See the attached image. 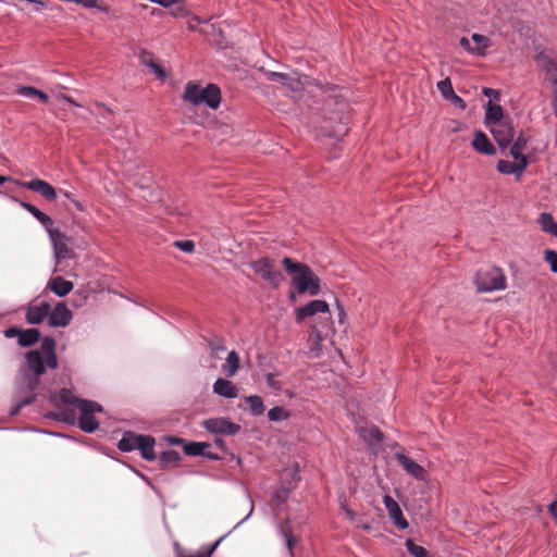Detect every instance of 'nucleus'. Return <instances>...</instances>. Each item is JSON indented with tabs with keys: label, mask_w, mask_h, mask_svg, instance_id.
Wrapping results in <instances>:
<instances>
[{
	"label": "nucleus",
	"mask_w": 557,
	"mask_h": 557,
	"mask_svg": "<svg viewBox=\"0 0 557 557\" xmlns=\"http://www.w3.org/2000/svg\"><path fill=\"white\" fill-rule=\"evenodd\" d=\"M282 264L290 277V284L298 294L317 296L321 292L319 276L306 264L289 257H284Z\"/></svg>",
	"instance_id": "nucleus-1"
},
{
	"label": "nucleus",
	"mask_w": 557,
	"mask_h": 557,
	"mask_svg": "<svg viewBox=\"0 0 557 557\" xmlns=\"http://www.w3.org/2000/svg\"><path fill=\"white\" fill-rule=\"evenodd\" d=\"M183 99L194 106L207 104L215 110L221 103V90L214 84H208L206 87L189 82L185 86Z\"/></svg>",
	"instance_id": "nucleus-2"
},
{
	"label": "nucleus",
	"mask_w": 557,
	"mask_h": 557,
	"mask_svg": "<svg viewBox=\"0 0 557 557\" xmlns=\"http://www.w3.org/2000/svg\"><path fill=\"white\" fill-rule=\"evenodd\" d=\"M511 147L509 150V154L513 159L512 162L500 160L497 163V170L502 174H515L520 176L522 172L527 169L529 161L527 156L523 153V150L527 147L528 138L523 134H519V136L511 143Z\"/></svg>",
	"instance_id": "nucleus-3"
},
{
	"label": "nucleus",
	"mask_w": 557,
	"mask_h": 557,
	"mask_svg": "<svg viewBox=\"0 0 557 557\" xmlns=\"http://www.w3.org/2000/svg\"><path fill=\"white\" fill-rule=\"evenodd\" d=\"M476 289L481 293L503 290L506 288V276L499 268L479 270L474 276Z\"/></svg>",
	"instance_id": "nucleus-4"
},
{
	"label": "nucleus",
	"mask_w": 557,
	"mask_h": 557,
	"mask_svg": "<svg viewBox=\"0 0 557 557\" xmlns=\"http://www.w3.org/2000/svg\"><path fill=\"white\" fill-rule=\"evenodd\" d=\"M76 408L81 412L78 418V426L84 432L91 433L98 429L99 423L94 414L96 412L102 411V407L99 404L89 400H78L76 401Z\"/></svg>",
	"instance_id": "nucleus-5"
},
{
	"label": "nucleus",
	"mask_w": 557,
	"mask_h": 557,
	"mask_svg": "<svg viewBox=\"0 0 557 557\" xmlns=\"http://www.w3.org/2000/svg\"><path fill=\"white\" fill-rule=\"evenodd\" d=\"M251 268L257 275L274 288L278 287L284 281L282 272L274 269L273 262L268 258H260L251 262Z\"/></svg>",
	"instance_id": "nucleus-6"
},
{
	"label": "nucleus",
	"mask_w": 557,
	"mask_h": 557,
	"mask_svg": "<svg viewBox=\"0 0 557 557\" xmlns=\"http://www.w3.org/2000/svg\"><path fill=\"white\" fill-rule=\"evenodd\" d=\"M317 314L325 315V323L322 326L329 329L331 326V312L326 301L321 299L311 300L295 310L297 322H302L305 319L313 318Z\"/></svg>",
	"instance_id": "nucleus-7"
},
{
	"label": "nucleus",
	"mask_w": 557,
	"mask_h": 557,
	"mask_svg": "<svg viewBox=\"0 0 557 557\" xmlns=\"http://www.w3.org/2000/svg\"><path fill=\"white\" fill-rule=\"evenodd\" d=\"M500 148L509 147L515 137V128L510 119L487 126Z\"/></svg>",
	"instance_id": "nucleus-8"
},
{
	"label": "nucleus",
	"mask_w": 557,
	"mask_h": 557,
	"mask_svg": "<svg viewBox=\"0 0 557 557\" xmlns=\"http://www.w3.org/2000/svg\"><path fill=\"white\" fill-rule=\"evenodd\" d=\"M53 250L54 257L58 260L67 259L72 257V250L69 247V238L65 234L57 228L48 230Z\"/></svg>",
	"instance_id": "nucleus-9"
},
{
	"label": "nucleus",
	"mask_w": 557,
	"mask_h": 557,
	"mask_svg": "<svg viewBox=\"0 0 557 557\" xmlns=\"http://www.w3.org/2000/svg\"><path fill=\"white\" fill-rule=\"evenodd\" d=\"M16 184L34 193H38L49 201H53L58 197L55 188L48 182L40 178H35L29 182L16 181Z\"/></svg>",
	"instance_id": "nucleus-10"
},
{
	"label": "nucleus",
	"mask_w": 557,
	"mask_h": 557,
	"mask_svg": "<svg viewBox=\"0 0 557 557\" xmlns=\"http://www.w3.org/2000/svg\"><path fill=\"white\" fill-rule=\"evenodd\" d=\"M268 78L271 82H276L285 87L287 90L298 95L304 89V83L296 74H285L278 72H270Z\"/></svg>",
	"instance_id": "nucleus-11"
},
{
	"label": "nucleus",
	"mask_w": 557,
	"mask_h": 557,
	"mask_svg": "<svg viewBox=\"0 0 557 557\" xmlns=\"http://www.w3.org/2000/svg\"><path fill=\"white\" fill-rule=\"evenodd\" d=\"M203 425L209 432L222 435H235L240 430L238 424L225 418L206 420Z\"/></svg>",
	"instance_id": "nucleus-12"
},
{
	"label": "nucleus",
	"mask_w": 557,
	"mask_h": 557,
	"mask_svg": "<svg viewBox=\"0 0 557 557\" xmlns=\"http://www.w3.org/2000/svg\"><path fill=\"white\" fill-rule=\"evenodd\" d=\"M72 312L65 302H58L49 313V325L53 327H64L70 324Z\"/></svg>",
	"instance_id": "nucleus-13"
},
{
	"label": "nucleus",
	"mask_w": 557,
	"mask_h": 557,
	"mask_svg": "<svg viewBox=\"0 0 557 557\" xmlns=\"http://www.w3.org/2000/svg\"><path fill=\"white\" fill-rule=\"evenodd\" d=\"M50 305L46 301L38 305L30 304L26 307L25 319L29 324H40L49 320Z\"/></svg>",
	"instance_id": "nucleus-14"
},
{
	"label": "nucleus",
	"mask_w": 557,
	"mask_h": 557,
	"mask_svg": "<svg viewBox=\"0 0 557 557\" xmlns=\"http://www.w3.org/2000/svg\"><path fill=\"white\" fill-rule=\"evenodd\" d=\"M383 503L385 505L389 518L395 523V525L400 530L407 529L408 522L405 519L398 503L389 495H385L383 497Z\"/></svg>",
	"instance_id": "nucleus-15"
},
{
	"label": "nucleus",
	"mask_w": 557,
	"mask_h": 557,
	"mask_svg": "<svg viewBox=\"0 0 557 557\" xmlns=\"http://www.w3.org/2000/svg\"><path fill=\"white\" fill-rule=\"evenodd\" d=\"M396 459L399 462V465L403 466V468L408 474L412 475L417 480H426V470L422 466L417 463L414 460H412L411 458L404 454H396Z\"/></svg>",
	"instance_id": "nucleus-16"
},
{
	"label": "nucleus",
	"mask_w": 557,
	"mask_h": 557,
	"mask_svg": "<svg viewBox=\"0 0 557 557\" xmlns=\"http://www.w3.org/2000/svg\"><path fill=\"white\" fill-rule=\"evenodd\" d=\"M326 334H323L322 330L317 324L312 325V330L308 337L309 352L313 358H318L322 354V342Z\"/></svg>",
	"instance_id": "nucleus-17"
},
{
	"label": "nucleus",
	"mask_w": 557,
	"mask_h": 557,
	"mask_svg": "<svg viewBox=\"0 0 557 557\" xmlns=\"http://www.w3.org/2000/svg\"><path fill=\"white\" fill-rule=\"evenodd\" d=\"M471 145L473 149L480 153L487 156H493L496 153L495 147L482 131L474 132V137Z\"/></svg>",
	"instance_id": "nucleus-18"
},
{
	"label": "nucleus",
	"mask_w": 557,
	"mask_h": 557,
	"mask_svg": "<svg viewBox=\"0 0 557 557\" xmlns=\"http://www.w3.org/2000/svg\"><path fill=\"white\" fill-rule=\"evenodd\" d=\"M358 434L373 449H375L382 442V433L374 425L359 426Z\"/></svg>",
	"instance_id": "nucleus-19"
},
{
	"label": "nucleus",
	"mask_w": 557,
	"mask_h": 557,
	"mask_svg": "<svg viewBox=\"0 0 557 557\" xmlns=\"http://www.w3.org/2000/svg\"><path fill=\"white\" fill-rule=\"evenodd\" d=\"M74 285L72 282L63 278L62 276H54L49 280L47 288L59 297H64L70 294Z\"/></svg>",
	"instance_id": "nucleus-20"
},
{
	"label": "nucleus",
	"mask_w": 557,
	"mask_h": 557,
	"mask_svg": "<svg viewBox=\"0 0 557 557\" xmlns=\"http://www.w3.org/2000/svg\"><path fill=\"white\" fill-rule=\"evenodd\" d=\"M506 119H509L508 116L504 115V110L499 104H495L490 100L485 107V119L484 123L487 126L504 121Z\"/></svg>",
	"instance_id": "nucleus-21"
},
{
	"label": "nucleus",
	"mask_w": 557,
	"mask_h": 557,
	"mask_svg": "<svg viewBox=\"0 0 557 557\" xmlns=\"http://www.w3.org/2000/svg\"><path fill=\"white\" fill-rule=\"evenodd\" d=\"M26 362L29 370H32L37 376L45 373V362L42 351L32 350L26 354Z\"/></svg>",
	"instance_id": "nucleus-22"
},
{
	"label": "nucleus",
	"mask_w": 557,
	"mask_h": 557,
	"mask_svg": "<svg viewBox=\"0 0 557 557\" xmlns=\"http://www.w3.org/2000/svg\"><path fill=\"white\" fill-rule=\"evenodd\" d=\"M213 392L225 398H236L237 389L235 385L225 379H218L213 384Z\"/></svg>",
	"instance_id": "nucleus-23"
},
{
	"label": "nucleus",
	"mask_w": 557,
	"mask_h": 557,
	"mask_svg": "<svg viewBox=\"0 0 557 557\" xmlns=\"http://www.w3.org/2000/svg\"><path fill=\"white\" fill-rule=\"evenodd\" d=\"M55 342L53 338L46 337L41 344L42 356L45 355V361L47 366L51 369H55L58 367V359L54 352Z\"/></svg>",
	"instance_id": "nucleus-24"
},
{
	"label": "nucleus",
	"mask_w": 557,
	"mask_h": 557,
	"mask_svg": "<svg viewBox=\"0 0 557 557\" xmlns=\"http://www.w3.org/2000/svg\"><path fill=\"white\" fill-rule=\"evenodd\" d=\"M144 437L143 434H136L134 432H125L120 440L117 447L122 451H132L136 450L139 444V441H141Z\"/></svg>",
	"instance_id": "nucleus-25"
},
{
	"label": "nucleus",
	"mask_w": 557,
	"mask_h": 557,
	"mask_svg": "<svg viewBox=\"0 0 557 557\" xmlns=\"http://www.w3.org/2000/svg\"><path fill=\"white\" fill-rule=\"evenodd\" d=\"M154 445L156 440L152 436L144 435L143 440L139 441L137 450H139L144 459L152 461L156 459Z\"/></svg>",
	"instance_id": "nucleus-26"
},
{
	"label": "nucleus",
	"mask_w": 557,
	"mask_h": 557,
	"mask_svg": "<svg viewBox=\"0 0 557 557\" xmlns=\"http://www.w3.org/2000/svg\"><path fill=\"white\" fill-rule=\"evenodd\" d=\"M240 358L235 350L228 352L225 362L222 364V371L227 376H234L239 369Z\"/></svg>",
	"instance_id": "nucleus-27"
},
{
	"label": "nucleus",
	"mask_w": 557,
	"mask_h": 557,
	"mask_svg": "<svg viewBox=\"0 0 557 557\" xmlns=\"http://www.w3.org/2000/svg\"><path fill=\"white\" fill-rule=\"evenodd\" d=\"M471 40L473 42L472 54L474 55H485L486 49L491 47V40L488 37L481 34H473L471 36Z\"/></svg>",
	"instance_id": "nucleus-28"
},
{
	"label": "nucleus",
	"mask_w": 557,
	"mask_h": 557,
	"mask_svg": "<svg viewBox=\"0 0 557 557\" xmlns=\"http://www.w3.org/2000/svg\"><path fill=\"white\" fill-rule=\"evenodd\" d=\"M139 59L143 64L149 66L160 78H165L166 74L162 66L157 64L153 60L152 53L148 51H141Z\"/></svg>",
	"instance_id": "nucleus-29"
},
{
	"label": "nucleus",
	"mask_w": 557,
	"mask_h": 557,
	"mask_svg": "<svg viewBox=\"0 0 557 557\" xmlns=\"http://www.w3.org/2000/svg\"><path fill=\"white\" fill-rule=\"evenodd\" d=\"M40 334L36 329H28L21 331L20 337L17 339L18 345L23 347H28L34 345L39 341Z\"/></svg>",
	"instance_id": "nucleus-30"
},
{
	"label": "nucleus",
	"mask_w": 557,
	"mask_h": 557,
	"mask_svg": "<svg viewBox=\"0 0 557 557\" xmlns=\"http://www.w3.org/2000/svg\"><path fill=\"white\" fill-rule=\"evenodd\" d=\"M542 230L557 237V222L550 213H542L539 218Z\"/></svg>",
	"instance_id": "nucleus-31"
},
{
	"label": "nucleus",
	"mask_w": 557,
	"mask_h": 557,
	"mask_svg": "<svg viewBox=\"0 0 557 557\" xmlns=\"http://www.w3.org/2000/svg\"><path fill=\"white\" fill-rule=\"evenodd\" d=\"M21 206L26 209L29 213H32L41 224L48 226L52 224V220L49 215L41 212L38 208H36L34 205L27 203V202H21Z\"/></svg>",
	"instance_id": "nucleus-32"
},
{
	"label": "nucleus",
	"mask_w": 557,
	"mask_h": 557,
	"mask_svg": "<svg viewBox=\"0 0 557 557\" xmlns=\"http://www.w3.org/2000/svg\"><path fill=\"white\" fill-rule=\"evenodd\" d=\"M246 403L249 406V410L253 416H260L263 413L265 407L263 405V400L260 396L250 395L246 397Z\"/></svg>",
	"instance_id": "nucleus-33"
},
{
	"label": "nucleus",
	"mask_w": 557,
	"mask_h": 557,
	"mask_svg": "<svg viewBox=\"0 0 557 557\" xmlns=\"http://www.w3.org/2000/svg\"><path fill=\"white\" fill-rule=\"evenodd\" d=\"M547 76H548V79L554 84L552 107H553L555 115L557 116V67L553 65L550 69H548Z\"/></svg>",
	"instance_id": "nucleus-34"
},
{
	"label": "nucleus",
	"mask_w": 557,
	"mask_h": 557,
	"mask_svg": "<svg viewBox=\"0 0 557 557\" xmlns=\"http://www.w3.org/2000/svg\"><path fill=\"white\" fill-rule=\"evenodd\" d=\"M209 447L206 443H189L184 446V450L189 456H200L205 454V450Z\"/></svg>",
	"instance_id": "nucleus-35"
},
{
	"label": "nucleus",
	"mask_w": 557,
	"mask_h": 557,
	"mask_svg": "<svg viewBox=\"0 0 557 557\" xmlns=\"http://www.w3.org/2000/svg\"><path fill=\"white\" fill-rule=\"evenodd\" d=\"M268 418L270 421H282L289 418V412L280 406H276L269 410Z\"/></svg>",
	"instance_id": "nucleus-36"
},
{
	"label": "nucleus",
	"mask_w": 557,
	"mask_h": 557,
	"mask_svg": "<svg viewBox=\"0 0 557 557\" xmlns=\"http://www.w3.org/2000/svg\"><path fill=\"white\" fill-rule=\"evenodd\" d=\"M405 545L408 552L414 557H428L426 549L420 545H417L411 539H408Z\"/></svg>",
	"instance_id": "nucleus-37"
},
{
	"label": "nucleus",
	"mask_w": 557,
	"mask_h": 557,
	"mask_svg": "<svg viewBox=\"0 0 557 557\" xmlns=\"http://www.w3.org/2000/svg\"><path fill=\"white\" fill-rule=\"evenodd\" d=\"M437 89L445 99H448L450 96H454L455 92L451 82L448 77L437 83Z\"/></svg>",
	"instance_id": "nucleus-38"
},
{
	"label": "nucleus",
	"mask_w": 557,
	"mask_h": 557,
	"mask_svg": "<svg viewBox=\"0 0 557 557\" xmlns=\"http://www.w3.org/2000/svg\"><path fill=\"white\" fill-rule=\"evenodd\" d=\"M171 14L174 17L183 18V17L188 16L190 13L185 4V1L181 0L180 2L174 4V8L171 10Z\"/></svg>",
	"instance_id": "nucleus-39"
},
{
	"label": "nucleus",
	"mask_w": 557,
	"mask_h": 557,
	"mask_svg": "<svg viewBox=\"0 0 557 557\" xmlns=\"http://www.w3.org/2000/svg\"><path fill=\"white\" fill-rule=\"evenodd\" d=\"M59 397L62 403H64L66 405H72L75 408H76V401L81 400L79 398H76L75 396H73L72 392L69 389H61Z\"/></svg>",
	"instance_id": "nucleus-40"
},
{
	"label": "nucleus",
	"mask_w": 557,
	"mask_h": 557,
	"mask_svg": "<svg viewBox=\"0 0 557 557\" xmlns=\"http://www.w3.org/2000/svg\"><path fill=\"white\" fill-rule=\"evenodd\" d=\"M544 259L549 264L550 270L554 273H557V252L554 250H546Z\"/></svg>",
	"instance_id": "nucleus-41"
},
{
	"label": "nucleus",
	"mask_w": 557,
	"mask_h": 557,
	"mask_svg": "<svg viewBox=\"0 0 557 557\" xmlns=\"http://www.w3.org/2000/svg\"><path fill=\"white\" fill-rule=\"evenodd\" d=\"M174 246L184 252H193L195 250V243L193 240H177Z\"/></svg>",
	"instance_id": "nucleus-42"
},
{
	"label": "nucleus",
	"mask_w": 557,
	"mask_h": 557,
	"mask_svg": "<svg viewBox=\"0 0 557 557\" xmlns=\"http://www.w3.org/2000/svg\"><path fill=\"white\" fill-rule=\"evenodd\" d=\"M178 454L176 451H165L161 456L162 463L166 465L170 462H176L178 460Z\"/></svg>",
	"instance_id": "nucleus-43"
},
{
	"label": "nucleus",
	"mask_w": 557,
	"mask_h": 557,
	"mask_svg": "<svg viewBox=\"0 0 557 557\" xmlns=\"http://www.w3.org/2000/svg\"><path fill=\"white\" fill-rule=\"evenodd\" d=\"M267 384L271 387V388H274L276 391H281L282 387H283V384L282 382H280L278 380L275 379V375L272 374V373H268L267 374Z\"/></svg>",
	"instance_id": "nucleus-44"
},
{
	"label": "nucleus",
	"mask_w": 557,
	"mask_h": 557,
	"mask_svg": "<svg viewBox=\"0 0 557 557\" xmlns=\"http://www.w3.org/2000/svg\"><path fill=\"white\" fill-rule=\"evenodd\" d=\"M283 536L285 537L286 546L288 548L289 555H290V557H293V547H294L296 541H295L294 536L285 530H283Z\"/></svg>",
	"instance_id": "nucleus-45"
},
{
	"label": "nucleus",
	"mask_w": 557,
	"mask_h": 557,
	"mask_svg": "<svg viewBox=\"0 0 557 557\" xmlns=\"http://www.w3.org/2000/svg\"><path fill=\"white\" fill-rule=\"evenodd\" d=\"M17 92H18V95L24 96V97H36L38 89L27 86V87H21Z\"/></svg>",
	"instance_id": "nucleus-46"
},
{
	"label": "nucleus",
	"mask_w": 557,
	"mask_h": 557,
	"mask_svg": "<svg viewBox=\"0 0 557 557\" xmlns=\"http://www.w3.org/2000/svg\"><path fill=\"white\" fill-rule=\"evenodd\" d=\"M283 476H290L293 482L296 483L299 480L298 469L297 468L286 469L283 473Z\"/></svg>",
	"instance_id": "nucleus-47"
},
{
	"label": "nucleus",
	"mask_w": 557,
	"mask_h": 557,
	"mask_svg": "<svg viewBox=\"0 0 557 557\" xmlns=\"http://www.w3.org/2000/svg\"><path fill=\"white\" fill-rule=\"evenodd\" d=\"M460 46L467 51L469 52L470 54H472V50H473V47H472V44L470 41V39H468L467 37H462L460 38V41H459Z\"/></svg>",
	"instance_id": "nucleus-48"
},
{
	"label": "nucleus",
	"mask_w": 557,
	"mask_h": 557,
	"mask_svg": "<svg viewBox=\"0 0 557 557\" xmlns=\"http://www.w3.org/2000/svg\"><path fill=\"white\" fill-rule=\"evenodd\" d=\"M447 100H450L455 106H457L461 109L466 108L465 101L455 92H454V96H450Z\"/></svg>",
	"instance_id": "nucleus-49"
},
{
	"label": "nucleus",
	"mask_w": 557,
	"mask_h": 557,
	"mask_svg": "<svg viewBox=\"0 0 557 557\" xmlns=\"http://www.w3.org/2000/svg\"><path fill=\"white\" fill-rule=\"evenodd\" d=\"M95 107L98 110H101V112H103L101 114L103 117H106L107 114H111L112 113V110L109 107H107L104 103H102V102H99V101L95 102Z\"/></svg>",
	"instance_id": "nucleus-50"
},
{
	"label": "nucleus",
	"mask_w": 557,
	"mask_h": 557,
	"mask_svg": "<svg viewBox=\"0 0 557 557\" xmlns=\"http://www.w3.org/2000/svg\"><path fill=\"white\" fill-rule=\"evenodd\" d=\"M20 334H21V330L16 329V327H10L4 331V335L8 338H12L15 336L20 337Z\"/></svg>",
	"instance_id": "nucleus-51"
},
{
	"label": "nucleus",
	"mask_w": 557,
	"mask_h": 557,
	"mask_svg": "<svg viewBox=\"0 0 557 557\" xmlns=\"http://www.w3.org/2000/svg\"><path fill=\"white\" fill-rule=\"evenodd\" d=\"M483 94L486 96V97H490L492 99H495L497 100L499 98V92L495 89H492V88H484L483 89Z\"/></svg>",
	"instance_id": "nucleus-52"
},
{
	"label": "nucleus",
	"mask_w": 557,
	"mask_h": 557,
	"mask_svg": "<svg viewBox=\"0 0 557 557\" xmlns=\"http://www.w3.org/2000/svg\"><path fill=\"white\" fill-rule=\"evenodd\" d=\"M58 97H59V99L72 104V106L81 107V104L78 102H76L73 98H71L64 94H60Z\"/></svg>",
	"instance_id": "nucleus-53"
},
{
	"label": "nucleus",
	"mask_w": 557,
	"mask_h": 557,
	"mask_svg": "<svg viewBox=\"0 0 557 557\" xmlns=\"http://www.w3.org/2000/svg\"><path fill=\"white\" fill-rule=\"evenodd\" d=\"M342 509L345 512L347 519L352 521L355 518V512L350 510L345 504L342 505Z\"/></svg>",
	"instance_id": "nucleus-54"
},
{
	"label": "nucleus",
	"mask_w": 557,
	"mask_h": 557,
	"mask_svg": "<svg viewBox=\"0 0 557 557\" xmlns=\"http://www.w3.org/2000/svg\"><path fill=\"white\" fill-rule=\"evenodd\" d=\"M548 511L553 515L556 523H557V503H552L549 506H548Z\"/></svg>",
	"instance_id": "nucleus-55"
},
{
	"label": "nucleus",
	"mask_w": 557,
	"mask_h": 557,
	"mask_svg": "<svg viewBox=\"0 0 557 557\" xmlns=\"http://www.w3.org/2000/svg\"><path fill=\"white\" fill-rule=\"evenodd\" d=\"M195 23H200V20L198 16H193L191 20L188 22L189 29L195 30V28H196Z\"/></svg>",
	"instance_id": "nucleus-56"
},
{
	"label": "nucleus",
	"mask_w": 557,
	"mask_h": 557,
	"mask_svg": "<svg viewBox=\"0 0 557 557\" xmlns=\"http://www.w3.org/2000/svg\"><path fill=\"white\" fill-rule=\"evenodd\" d=\"M36 97H37L39 100H41L42 102H45V103H46V102H48V100H49L48 95H47V94H45V92H44V91H41V90H38V92H37Z\"/></svg>",
	"instance_id": "nucleus-57"
},
{
	"label": "nucleus",
	"mask_w": 557,
	"mask_h": 557,
	"mask_svg": "<svg viewBox=\"0 0 557 557\" xmlns=\"http://www.w3.org/2000/svg\"><path fill=\"white\" fill-rule=\"evenodd\" d=\"M288 491L286 490H278L276 492V497L284 500L287 497Z\"/></svg>",
	"instance_id": "nucleus-58"
},
{
	"label": "nucleus",
	"mask_w": 557,
	"mask_h": 557,
	"mask_svg": "<svg viewBox=\"0 0 557 557\" xmlns=\"http://www.w3.org/2000/svg\"><path fill=\"white\" fill-rule=\"evenodd\" d=\"M72 202H73V205L75 206V208H76L77 210H79V211H84V206H83V203H82L81 201H78V200L74 199Z\"/></svg>",
	"instance_id": "nucleus-59"
},
{
	"label": "nucleus",
	"mask_w": 557,
	"mask_h": 557,
	"mask_svg": "<svg viewBox=\"0 0 557 557\" xmlns=\"http://www.w3.org/2000/svg\"><path fill=\"white\" fill-rule=\"evenodd\" d=\"M9 181H11V177L0 175V187H1L5 182H9Z\"/></svg>",
	"instance_id": "nucleus-60"
},
{
	"label": "nucleus",
	"mask_w": 557,
	"mask_h": 557,
	"mask_svg": "<svg viewBox=\"0 0 557 557\" xmlns=\"http://www.w3.org/2000/svg\"><path fill=\"white\" fill-rule=\"evenodd\" d=\"M61 193H62V194H63V196H64L65 198H67L70 201H73V200H74V198H73V196H72V194H71V193H69V191H66V190H62Z\"/></svg>",
	"instance_id": "nucleus-61"
},
{
	"label": "nucleus",
	"mask_w": 557,
	"mask_h": 557,
	"mask_svg": "<svg viewBox=\"0 0 557 557\" xmlns=\"http://www.w3.org/2000/svg\"><path fill=\"white\" fill-rule=\"evenodd\" d=\"M359 527H361L364 530H370L371 529V525L369 523H361V524H359Z\"/></svg>",
	"instance_id": "nucleus-62"
},
{
	"label": "nucleus",
	"mask_w": 557,
	"mask_h": 557,
	"mask_svg": "<svg viewBox=\"0 0 557 557\" xmlns=\"http://www.w3.org/2000/svg\"><path fill=\"white\" fill-rule=\"evenodd\" d=\"M345 317V313L343 311V309H341V312H339V320L342 321V319Z\"/></svg>",
	"instance_id": "nucleus-63"
},
{
	"label": "nucleus",
	"mask_w": 557,
	"mask_h": 557,
	"mask_svg": "<svg viewBox=\"0 0 557 557\" xmlns=\"http://www.w3.org/2000/svg\"><path fill=\"white\" fill-rule=\"evenodd\" d=\"M219 349H223V347L222 346H214V347H212L213 351L219 350Z\"/></svg>",
	"instance_id": "nucleus-64"
}]
</instances>
